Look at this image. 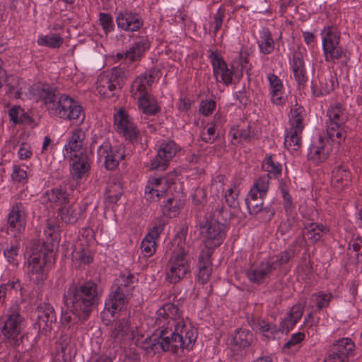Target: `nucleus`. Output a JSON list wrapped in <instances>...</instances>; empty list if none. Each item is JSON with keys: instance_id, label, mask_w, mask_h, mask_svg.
Masks as SVG:
<instances>
[{"instance_id": "nucleus-33", "label": "nucleus", "mask_w": 362, "mask_h": 362, "mask_svg": "<svg viewBox=\"0 0 362 362\" xmlns=\"http://www.w3.org/2000/svg\"><path fill=\"white\" fill-rule=\"evenodd\" d=\"M159 334L158 344L165 351L175 352L181 346H177L175 340L177 341V335L173 327H162Z\"/></svg>"}, {"instance_id": "nucleus-3", "label": "nucleus", "mask_w": 362, "mask_h": 362, "mask_svg": "<svg viewBox=\"0 0 362 362\" xmlns=\"http://www.w3.org/2000/svg\"><path fill=\"white\" fill-rule=\"evenodd\" d=\"M188 250L184 245L177 244L165 266V280L173 284L179 283L190 274V262L187 259Z\"/></svg>"}, {"instance_id": "nucleus-28", "label": "nucleus", "mask_w": 362, "mask_h": 362, "mask_svg": "<svg viewBox=\"0 0 362 362\" xmlns=\"http://www.w3.org/2000/svg\"><path fill=\"white\" fill-rule=\"evenodd\" d=\"M269 81V94L271 102L276 105H281L286 103L284 88L282 81L274 74L267 75Z\"/></svg>"}, {"instance_id": "nucleus-2", "label": "nucleus", "mask_w": 362, "mask_h": 362, "mask_svg": "<svg viewBox=\"0 0 362 362\" xmlns=\"http://www.w3.org/2000/svg\"><path fill=\"white\" fill-rule=\"evenodd\" d=\"M101 291L97 284L87 281L79 286H70L64 296V302L78 320H86L93 306L98 303Z\"/></svg>"}, {"instance_id": "nucleus-51", "label": "nucleus", "mask_w": 362, "mask_h": 362, "mask_svg": "<svg viewBox=\"0 0 362 362\" xmlns=\"http://www.w3.org/2000/svg\"><path fill=\"white\" fill-rule=\"evenodd\" d=\"M240 189L237 182H234L228 186L224 192L225 201L230 208H237L239 206Z\"/></svg>"}, {"instance_id": "nucleus-43", "label": "nucleus", "mask_w": 362, "mask_h": 362, "mask_svg": "<svg viewBox=\"0 0 362 362\" xmlns=\"http://www.w3.org/2000/svg\"><path fill=\"white\" fill-rule=\"evenodd\" d=\"M137 100L139 110L146 115H153L160 110L157 100L150 94L139 96Z\"/></svg>"}, {"instance_id": "nucleus-27", "label": "nucleus", "mask_w": 362, "mask_h": 362, "mask_svg": "<svg viewBox=\"0 0 362 362\" xmlns=\"http://www.w3.org/2000/svg\"><path fill=\"white\" fill-rule=\"evenodd\" d=\"M329 152L330 147L328 140L320 136L310 146L308 157L315 164H320L327 159Z\"/></svg>"}, {"instance_id": "nucleus-5", "label": "nucleus", "mask_w": 362, "mask_h": 362, "mask_svg": "<svg viewBox=\"0 0 362 362\" xmlns=\"http://www.w3.org/2000/svg\"><path fill=\"white\" fill-rule=\"evenodd\" d=\"M129 76V72L125 67H114L110 73L103 72L99 75L96 90L105 98L112 97L122 89Z\"/></svg>"}, {"instance_id": "nucleus-36", "label": "nucleus", "mask_w": 362, "mask_h": 362, "mask_svg": "<svg viewBox=\"0 0 362 362\" xmlns=\"http://www.w3.org/2000/svg\"><path fill=\"white\" fill-rule=\"evenodd\" d=\"M43 203L48 206L54 208L56 206H62L69 200V196L65 190L61 188H54L47 191L42 196Z\"/></svg>"}, {"instance_id": "nucleus-41", "label": "nucleus", "mask_w": 362, "mask_h": 362, "mask_svg": "<svg viewBox=\"0 0 362 362\" xmlns=\"http://www.w3.org/2000/svg\"><path fill=\"white\" fill-rule=\"evenodd\" d=\"M257 42L259 52L263 54H270L274 49V40L267 28H263L259 30Z\"/></svg>"}, {"instance_id": "nucleus-40", "label": "nucleus", "mask_w": 362, "mask_h": 362, "mask_svg": "<svg viewBox=\"0 0 362 362\" xmlns=\"http://www.w3.org/2000/svg\"><path fill=\"white\" fill-rule=\"evenodd\" d=\"M291 66L296 81L299 86L304 85L308 81V77L306 76L304 61L300 52L293 54Z\"/></svg>"}, {"instance_id": "nucleus-57", "label": "nucleus", "mask_w": 362, "mask_h": 362, "mask_svg": "<svg viewBox=\"0 0 362 362\" xmlns=\"http://www.w3.org/2000/svg\"><path fill=\"white\" fill-rule=\"evenodd\" d=\"M332 298V295L330 293L317 292L312 295L311 300L315 303L318 310H322L327 308L329 302Z\"/></svg>"}, {"instance_id": "nucleus-8", "label": "nucleus", "mask_w": 362, "mask_h": 362, "mask_svg": "<svg viewBox=\"0 0 362 362\" xmlns=\"http://www.w3.org/2000/svg\"><path fill=\"white\" fill-rule=\"evenodd\" d=\"M28 212L25 204L16 202L11 207L7 216V233L16 238L25 230Z\"/></svg>"}, {"instance_id": "nucleus-60", "label": "nucleus", "mask_w": 362, "mask_h": 362, "mask_svg": "<svg viewBox=\"0 0 362 362\" xmlns=\"http://www.w3.org/2000/svg\"><path fill=\"white\" fill-rule=\"evenodd\" d=\"M28 167L25 165L18 166L14 165L11 177L14 182L24 183L28 179Z\"/></svg>"}, {"instance_id": "nucleus-13", "label": "nucleus", "mask_w": 362, "mask_h": 362, "mask_svg": "<svg viewBox=\"0 0 362 362\" xmlns=\"http://www.w3.org/2000/svg\"><path fill=\"white\" fill-rule=\"evenodd\" d=\"M209 57L218 81L228 86L233 82L234 78L239 77V74L233 69V66L229 68L223 58L216 52H211Z\"/></svg>"}, {"instance_id": "nucleus-58", "label": "nucleus", "mask_w": 362, "mask_h": 362, "mask_svg": "<svg viewBox=\"0 0 362 362\" xmlns=\"http://www.w3.org/2000/svg\"><path fill=\"white\" fill-rule=\"evenodd\" d=\"M226 177L224 175H218L211 181L210 192L214 197H218L221 194L225 192Z\"/></svg>"}, {"instance_id": "nucleus-23", "label": "nucleus", "mask_w": 362, "mask_h": 362, "mask_svg": "<svg viewBox=\"0 0 362 362\" xmlns=\"http://www.w3.org/2000/svg\"><path fill=\"white\" fill-rule=\"evenodd\" d=\"M37 322L40 331L47 332L51 330L52 326L57 322V317L54 310L49 304H42L37 308Z\"/></svg>"}, {"instance_id": "nucleus-63", "label": "nucleus", "mask_w": 362, "mask_h": 362, "mask_svg": "<svg viewBox=\"0 0 362 362\" xmlns=\"http://www.w3.org/2000/svg\"><path fill=\"white\" fill-rule=\"evenodd\" d=\"M224 18V11L219 8L214 16V19L210 23V30L216 35L221 28Z\"/></svg>"}, {"instance_id": "nucleus-52", "label": "nucleus", "mask_w": 362, "mask_h": 362, "mask_svg": "<svg viewBox=\"0 0 362 362\" xmlns=\"http://www.w3.org/2000/svg\"><path fill=\"white\" fill-rule=\"evenodd\" d=\"M344 124H335L333 122H327V133L329 138L337 143H340L345 138Z\"/></svg>"}, {"instance_id": "nucleus-42", "label": "nucleus", "mask_w": 362, "mask_h": 362, "mask_svg": "<svg viewBox=\"0 0 362 362\" xmlns=\"http://www.w3.org/2000/svg\"><path fill=\"white\" fill-rule=\"evenodd\" d=\"M230 135L232 137L233 141H249L255 136L253 125L243 124L233 127L230 132Z\"/></svg>"}, {"instance_id": "nucleus-34", "label": "nucleus", "mask_w": 362, "mask_h": 362, "mask_svg": "<svg viewBox=\"0 0 362 362\" xmlns=\"http://www.w3.org/2000/svg\"><path fill=\"white\" fill-rule=\"evenodd\" d=\"M253 341V335L247 329L237 330L229 339V345L233 351L249 347Z\"/></svg>"}, {"instance_id": "nucleus-22", "label": "nucleus", "mask_w": 362, "mask_h": 362, "mask_svg": "<svg viewBox=\"0 0 362 362\" xmlns=\"http://www.w3.org/2000/svg\"><path fill=\"white\" fill-rule=\"evenodd\" d=\"M129 317V313L125 312L118 315L114 320L111 337L116 341L119 342L127 337H132L133 329L130 326Z\"/></svg>"}, {"instance_id": "nucleus-26", "label": "nucleus", "mask_w": 362, "mask_h": 362, "mask_svg": "<svg viewBox=\"0 0 362 362\" xmlns=\"http://www.w3.org/2000/svg\"><path fill=\"white\" fill-rule=\"evenodd\" d=\"M149 48V42L146 37H141L134 43L129 49L118 53L117 57L120 59H125L130 62L139 61L144 52Z\"/></svg>"}, {"instance_id": "nucleus-29", "label": "nucleus", "mask_w": 362, "mask_h": 362, "mask_svg": "<svg viewBox=\"0 0 362 362\" xmlns=\"http://www.w3.org/2000/svg\"><path fill=\"white\" fill-rule=\"evenodd\" d=\"M213 250L210 247H204L202 250L199 257V272L198 280L202 284H206L209 280L211 274V256Z\"/></svg>"}, {"instance_id": "nucleus-12", "label": "nucleus", "mask_w": 362, "mask_h": 362, "mask_svg": "<svg viewBox=\"0 0 362 362\" xmlns=\"http://www.w3.org/2000/svg\"><path fill=\"white\" fill-rule=\"evenodd\" d=\"M100 160H103L107 170L115 169L124 158V149L122 145L112 146L109 142H104L98 150Z\"/></svg>"}, {"instance_id": "nucleus-4", "label": "nucleus", "mask_w": 362, "mask_h": 362, "mask_svg": "<svg viewBox=\"0 0 362 362\" xmlns=\"http://www.w3.org/2000/svg\"><path fill=\"white\" fill-rule=\"evenodd\" d=\"M31 250L32 253L25 264V272L30 282L39 284L47 278L45 266L52 251L47 250L43 245H38L31 248Z\"/></svg>"}, {"instance_id": "nucleus-54", "label": "nucleus", "mask_w": 362, "mask_h": 362, "mask_svg": "<svg viewBox=\"0 0 362 362\" xmlns=\"http://www.w3.org/2000/svg\"><path fill=\"white\" fill-rule=\"evenodd\" d=\"M269 175L260 176L251 187L249 193L266 197L269 187Z\"/></svg>"}, {"instance_id": "nucleus-7", "label": "nucleus", "mask_w": 362, "mask_h": 362, "mask_svg": "<svg viewBox=\"0 0 362 362\" xmlns=\"http://www.w3.org/2000/svg\"><path fill=\"white\" fill-rule=\"evenodd\" d=\"M199 228L205 247H210L212 250L214 247L221 244L225 237V226L211 216L201 221Z\"/></svg>"}, {"instance_id": "nucleus-44", "label": "nucleus", "mask_w": 362, "mask_h": 362, "mask_svg": "<svg viewBox=\"0 0 362 362\" xmlns=\"http://www.w3.org/2000/svg\"><path fill=\"white\" fill-rule=\"evenodd\" d=\"M59 215L66 223H74L81 217L82 209L77 205L65 206L60 209Z\"/></svg>"}, {"instance_id": "nucleus-59", "label": "nucleus", "mask_w": 362, "mask_h": 362, "mask_svg": "<svg viewBox=\"0 0 362 362\" xmlns=\"http://www.w3.org/2000/svg\"><path fill=\"white\" fill-rule=\"evenodd\" d=\"M305 334L303 332H298L292 334L291 339L285 343L283 349L284 351H288L290 349L297 350L300 346V343L304 339Z\"/></svg>"}, {"instance_id": "nucleus-55", "label": "nucleus", "mask_w": 362, "mask_h": 362, "mask_svg": "<svg viewBox=\"0 0 362 362\" xmlns=\"http://www.w3.org/2000/svg\"><path fill=\"white\" fill-rule=\"evenodd\" d=\"M262 167L263 170L267 173L266 175L270 176V179L275 177L281 172V165L272 156L263 160Z\"/></svg>"}, {"instance_id": "nucleus-48", "label": "nucleus", "mask_w": 362, "mask_h": 362, "mask_svg": "<svg viewBox=\"0 0 362 362\" xmlns=\"http://www.w3.org/2000/svg\"><path fill=\"white\" fill-rule=\"evenodd\" d=\"M134 279L135 277L130 273L122 274L117 279V283L112 288L129 295L134 288Z\"/></svg>"}, {"instance_id": "nucleus-10", "label": "nucleus", "mask_w": 362, "mask_h": 362, "mask_svg": "<svg viewBox=\"0 0 362 362\" xmlns=\"http://www.w3.org/2000/svg\"><path fill=\"white\" fill-rule=\"evenodd\" d=\"M180 150V146L175 141H163L158 146L157 154L151 162V168L165 170L168 168L169 162L176 156Z\"/></svg>"}, {"instance_id": "nucleus-15", "label": "nucleus", "mask_w": 362, "mask_h": 362, "mask_svg": "<svg viewBox=\"0 0 362 362\" xmlns=\"http://www.w3.org/2000/svg\"><path fill=\"white\" fill-rule=\"evenodd\" d=\"M177 335V346H181V349H190L197 338V332L187 318L181 320L174 327Z\"/></svg>"}, {"instance_id": "nucleus-37", "label": "nucleus", "mask_w": 362, "mask_h": 362, "mask_svg": "<svg viewBox=\"0 0 362 362\" xmlns=\"http://www.w3.org/2000/svg\"><path fill=\"white\" fill-rule=\"evenodd\" d=\"M334 88V83L331 74L328 76L321 75L318 80L312 82L313 94L316 97L327 95Z\"/></svg>"}, {"instance_id": "nucleus-61", "label": "nucleus", "mask_w": 362, "mask_h": 362, "mask_svg": "<svg viewBox=\"0 0 362 362\" xmlns=\"http://www.w3.org/2000/svg\"><path fill=\"white\" fill-rule=\"evenodd\" d=\"M318 320H315L313 317V313H308L304 319V327L309 336H314L317 332V327Z\"/></svg>"}, {"instance_id": "nucleus-32", "label": "nucleus", "mask_w": 362, "mask_h": 362, "mask_svg": "<svg viewBox=\"0 0 362 362\" xmlns=\"http://www.w3.org/2000/svg\"><path fill=\"white\" fill-rule=\"evenodd\" d=\"M70 173L74 180H80L86 179L89 173V158L86 153H81L78 158H74Z\"/></svg>"}, {"instance_id": "nucleus-39", "label": "nucleus", "mask_w": 362, "mask_h": 362, "mask_svg": "<svg viewBox=\"0 0 362 362\" xmlns=\"http://www.w3.org/2000/svg\"><path fill=\"white\" fill-rule=\"evenodd\" d=\"M25 81L17 76H9L6 80V93L10 98H20L25 89Z\"/></svg>"}, {"instance_id": "nucleus-45", "label": "nucleus", "mask_w": 362, "mask_h": 362, "mask_svg": "<svg viewBox=\"0 0 362 362\" xmlns=\"http://www.w3.org/2000/svg\"><path fill=\"white\" fill-rule=\"evenodd\" d=\"M322 47L337 45L340 42V32L334 26H325L321 31Z\"/></svg>"}, {"instance_id": "nucleus-25", "label": "nucleus", "mask_w": 362, "mask_h": 362, "mask_svg": "<svg viewBox=\"0 0 362 362\" xmlns=\"http://www.w3.org/2000/svg\"><path fill=\"white\" fill-rule=\"evenodd\" d=\"M116 23L119 28L127 32L137 31L144 24L143 21L137 14L128 11L118 13Z\"/></svg>"}, {"instance_id": "nucleus-50", "label": "nucleus", "mask_w": 362, "mask_h": 362, "mask_svg": "<svg viewBox=\"0 0 362 362\" xmlns=\"http://www.w3.org/2000/svg\"><path fill=\"white\" fill-rule=\"evenodd\" d=\"M19 251L20 244L17 240L7 245L4 249V255L10 264L13 266L18 265L21 259Z\"/></svg>"}, {"instance_id": "nucleus-1", "label": "nucleus", "mask_w": 362, "mask_h": 362, "mask_svg": "<svg viewBox=\"0 0 362 362\" xmlns=\"http://www.w3.org/2000/svg\"><path fill=\"white\" fill-rule=\"evenodd\" d=\"M36 95L42 100L49 114L61 119L81 122L85 115L83 108L67 95H57L54 87L41 84L36 88Z\"/></svg>"}, {"instance_id": "nucleus-14", "label": "nucleus", "mask_w": 362, "mask_h": 362, "mask_svg": "<svg viewBox=\"0 0 362 362\" xmlns=\"http://www.w3.org/2000/svg\"><path fill=\"white\" fill-rule=\"evenodd\" d=\"M354 350L355 344L351 339H339L332 344L329 356L324 362H349V358Z\"/></svg>"}, {"instance_id": "nucleus-49", "label": "nucleus", "mask_w": 362, "mask_h": 362, "mask_svg": "<svg viewBox=\"0 0 362 362\" xmlns=\"http://www.w3.org/2000/svg\"><path fill=\"white\" fill-rule=\"evenodd\" d=\"M40 46H45L49 48H59L64 43V38L58 33H52L46 35H40L37 40Z\"/></svg>"}, {"instance_id": "nucleus-21", "label": "nucleus", "mask_w": 362, "mask_h": 362, "mask_svg": "<svg viewBox=\"0 0 362 362\" xmlns=\"http://www.w3.org/2000/svg\"><path fill=\"white\" fill-rule=\"evenodd\" d=\"M165 222L162 220H157L154 226L150 229L147 235L143 239L141 249L144 256H152L156 250V241L163 230Z\"/></svg>"}, {"instance_id": "nucleus-19", "label": "nucleus", "mask_w": 362, "mask_h": 362, "mask_svg": "<svg viewBox=\"0 0 362 362\" xmlns=\"http://www.w3.org/2000/svg\"><path fill=\"white\" fill-rule=\"evenodd\" d=\"M85 137V132L82 129H74L68 139L67 144L64 146V157L72 160L74 158H78L81 153H84L82 146Z\"/></svg>"}, {"instance_id": "nucleus-9", "label": "nucleus", "mask_w": 362, "mask_h": 362, "mask_svg": "<svg viewBox=\"0 0 362 362\" xmlns=\"http://www.w3.org/2000/svg\"><path fill=\"white\" fill-rule=\"evenodd\" d=\"M24 327V319L15 308L8 310L0 318L2 334L7 339H16Z\"/></svg>"}, {"instance_id": "nucleus-47", "label": "nucleus", "mask_w": 362, "mask_h": 362, "mask_svg": "<svg viewBox=\"0 0 362 362\" xmlns=\"http://www.w3.org/2000/svg\"><path fill=\"white\" fill-rule=\"evenodd\" d=\"M122 193L123 189L120 182L116 178L112 179L106 188V199L111 203H116L120 199Z\"/></svg>"}, {"instance_id": "nucleus-38", "label": "nucleus", "mask_w": 362, "mask_h": 362, "mask_svg": "<svg viewBox=\"0 0 362 362\" xmlns=\"http://www.w3.org/2000/svg\"><path fill=\"white\" fill-rule=\"evenodd\" d=\"M323 55L325 62L335 64L337 60L342 59V62L346 64L349 57L342 47L337 45H329L322 47Z\"/></svg>"}, {"instance_id": "nucleus-64", "label": "nucleus", "mask_w": 362, "mask_h": 362, "mask_svg": "<svg viewBox=\"0 0 362 362\" xmlns=\"http://www.w3.org/2000/svg\"><path fill=\"white\" fill-rule=\"evenodd\" d=\"M100 22L105 33H107L113 30L114 24L112 18L110 15L104 13H100Z\"/></svg>"}, {"instance_id": "nucleus-17", "label": "nucleus", "mask_w": 362, "mask_h": 362, "mask_svg": "<svg viewBox=\"0 0 362 362\" xmlns=\"http://www.w3.org/2000/svg\"><path fill=\"white\" fill-rule=\"evenodd\" d=\"M122 291H118L114 288H112V292L110 293L105 305V310L102 313V316L107 314H110L114 317L116 314H122V313L127 312L125 310L127 303V296Z\"/></svg>"}, {"instance_id": "nucleus-56", "label": "nucleus", "mask_w": 362, "mask_h": 362, "mask_svg": "<svg viewBox=\"0 0 362 362\" xmlns=\"http://www.w3.org/2000/svg\"><path fill=\"white\" fill-rule=\"evenodd\" d=\"M221 115L216 114L214 116L215 124H209L204 129L201 134L202 139L206 143H213L217 134L216 133V127L221 123Z\"/></svg>"}, {"instance_id": "nucleus-62", "label": "nucleus", "mask_w": 362, "mask_h": 362, "mask_svg": "<svg viewBox=\"0 0 362 362\" xmlns=\"http://www.w3.org/2000/svg\"><path fill=\"white\" fill-rule=\"evenodd\" d=\"M295 252L290 249L281 252L276 257L275 259H267L272 262H276V269L280 268L283 264L288 262V261L294 257Z\"/></svg>"}, {"instance_id": "nucleus-11", "label": "nucleus", "mask_w": 362, "mask_h": 362, "mask_svg": "<svg viewBox=\"0 0 362 362\" xmlns=\"http://www.w3.org/2000/svg\"><path fill=\"white\" fill-rule=\"evenodd\" d=\"M117 132L130 141L138 139L139 131L134 119L124 110L120 109L114 116Z\"/></svg>"}, {"instance_id": "nucleus-20", "label": "nucleus", "mask_w": 362, "mask_h": 362, "mask_svg": "<svg viewBox=\"0 0 362 362\" xmlns=\"http://www.w3.org/2000/svg\"><path fill=\"white\" fill-rule=\"evenodd\" d=\"M276 270V262L264 260L258 266L251 267L245 272L249 281L253 284H260L270 276L274 271Z\"/></svg>"}, {"instance_id": "nucleus-31", "label": "nucleus", "mask_w": 362, "mask_h": 362, "mask_svg": "<svg viewBox=\"0 0 362 362\" xmlns=\"http://www.w3.org/2000/svg\"><path fill=\"white\" fill-rule=\"evenodd\" d=\"M153 83V74L145 73L138 76L132 83L131 93L132 97L138 99L139 96L148 95V91Z\"/></svg>"}, {"instance_id": "nucleus-53", "label": "nucleus", "mask_w": 362, "mask_h": 362, "mask_svg": "<svg viewBox=\"0 0 362 362\" xmlns=\"http://www.w3.org/2000/svg\"><path fill=\"white\" fill-rule=\"evenodd\" d=\"M325 232V228L322 224L311 223L305 227L303 234L308 240L315 243L321 238Z\"/></svg>"}, {"instance_id": "nucleus-30", "label": "nucleus", "mask_w": 362, "mask_h": 362, "mask_svg": "<svg viewBox=\"0 0 362 362\" xmlns=\"http://www.w3.org/2000/svg\"><path fill=\"white\" fill-rule=\"evenodd\" d=\"M351 181V173L348 166L341 165L332 171L331 185L336 191H341L349 186Z\"/></svg>"}, {"instance_id": "nucleus-24", "label": "nucleus", "mask_w": 362, "mask_h": 362, "mask_svg": "<svg viewBox=\"0 0 362 362\" xmlns=\"http://www.w3.org/2000/svg\"><path fill=\"white\" fill-rule=\"evenodd\" d=\"M169 183L165 177H153L148 180L145 188V197L151 202H157L167 192Z\"/></svg>"}, {"instance_id": "nucleus-18", "label": "nucleus", "mask_w": 362, "mask_h": 362, "mask_svg": "<svg viewBox=\"0 0 362 362\" xmlns=\"http://www.w3.org/2000/svg\"><path fill=\"white\" fill-rule=\"evenodd\" d=\"M264 198L260 195L248 193L245 204L250 215L258 216V218L262 221H269L274 212L269 208L263 207Z\"/></svg>"}, {"instance_id": "nucleus-35", "label": "nucleus", "mask_w": 362, "mask_h": 362, "mask_svg": "<svg viewBox=\"0 0 362 362\" xmlns=\"http://www.w3.org/2000/svg\"><path fill=\"white\" fill-rule=\"evenodd\" d=\"M304 311V306L301 304L293 305L286 316L281 320L279 331L286 332L293 328L296 324L300 320Z\"/></svg>"}, {"instance_id": "nucleus-6", "label": "nucleus", "mask_w": 362, "mask_h": 362, "mask_svg": "<svg viewBox=\"0 0 362 362\" xmlns=\"http://www.w3.org/2000/svg\"><path fill=\"white\" fill-rule=\"evenodd\" d=\"M305 109L298 104L291 107L288 128L284 140L285 146L291 151H298L301 146V134L304 128Z\"/></svg>"}, {"instance_id": "nucleus-46", "label": "nucleus", "mask_w": 362, "mask_h": 362, "mask_svg": "<svg viewBox=\"0 0 362 362\" xmlns=\"http://www.w3.org/2000/svg\"><path fill=\"white\" fill-rule=\"evenodd\" d=\"M329 122H335L338 124H344L347 120V114L345 109L339 103L332 105L327 112Z\"/></svg>"}, {"instance_id": "nucleus-16", "label": "nucleus", "mask_w": 362, "mask_h": 362, "mask_svg": "<svg viewBox=\"0 0 362 362\" xmlns=\"http://www.w3.org/2000/svg\"><path fill=\"white\" fill-rule=\"evenodd\" d=\"M185 319L177 305L173 303H165L158 310L156 323L161 327H174L177 322Z\"/></svg>"}]
</instances>
